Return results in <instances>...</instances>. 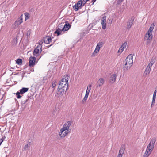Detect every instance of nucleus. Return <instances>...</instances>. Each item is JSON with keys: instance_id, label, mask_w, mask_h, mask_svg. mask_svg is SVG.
Instances as JSON below:
<instances>
[{"instance_id": "1", "label": "nucleus", "mask_w": 157, "mask_h": 157, "mask_svg": "<svg viewBox=\"0 0 157 157\" xmlns=\"http://www.w3.org/2000/svg\"><path fill=\"white\" fill-rule=\"evenodd\" d=\"M71 124V122L68 121L67 123L64 124L63 127L61 129L60 132H59V135L61 136V137H64L68 133H70L71 130L69 128Z\"/></svg>"}, {"instance_id": "2", "label": "nucleus", "mask_w": 157, "mask_h": 157, "mask_svg": "<svg viewBox=\"0 0 157 157\" xmlns=\"http://www.w3.org/2000/svg\"><path fill=\"white\" fill-rule=\"evenodd\" d=\"M153 29L152 28H150L148 30L147 32L145 35L144 39L147 40V44H149L151 41L152 39V32Z\"/></svg>"}, {"instance_id": "3", "label": "nucleus", "mask_w": 157, "mask_h": 157, "mask_svg": "<svg viewBox=\"0 0 157 157\" xmlns=\"http://www.w3.org/2000/svg\"><path fill=\"white\" fill-rule=\"evenodd\" d=\"M156 141L155 138H152L147 146L146 150L151 153L154 148L155 143Z\"/></svg>"}, {"instance_id": "4", "label": "nucleus", "mask_w": 157, "mask_h": 157, "mask_svg": "<svg viewBox=\"0 0 157 157\" xmlns=\"http://www.w3.org/2000/svg\"><path fill=\"white\" fill-rule=\"evenodd\" d=\"M23 22V14H21V16L17 19L16 21H15L14 24L12 25L13 28L14 29L17 28L19 25Z\"/></svg>"}, {"instance_id": "5", "label": "nucleus", "mask_w": 157, "mask_h": 157, "mask_svg": "<svg viewBox=\"0 0 157 157\" xmlns=\"http://www.w3.org/2000/svg\"><path fill=\"white\" fill-rule=\"evenodd\" d=\"M42 47L41 44H39V45L34 49L33 52V55L34 56L37 57L40 54L42 51Z\"/></svg>"}, {"instance_id": "6", "label": "nucleus", "mask_w": 157, "mask_h": 157, "mask_svg": "<svg viewBox=\"0 0 157 157\" xmlns=\"http://www.w3.org/2000/svg\"><path fill=\"white\" fill-rule=\"evenodd\" d=\"M132 59V54L129 55L125 60L126 65L128 64V65L132 66L133 63Z\"/></svg>"}, {"instance_id": "7", "label": "nucleus", "mask_w": 157, "mask_h": 157, "mask_svg": "<svg viewBox=\"0 0 157 157\" xmlns=\"http://www.w3.org/2000/svg\"><path fill=\"white\" fill-rule=\"evenodd\" d=\"M62 87L61 85L59 86L57 89V91L58 92L57 94L60 96L62 95L63 94L65 90L66 91V89Z\"/></svg>"}, {"instance_id": "8", "label": "nucleus", "mask_w": 157, "mask_h": 157, "mask_svg": "<svg viewBox=\"0 0 157 157\" xmlns=\"http://www.w3.org/2000/svg\"><path fill=\"white\" fill-rule=\"evenodd\" d=\"M65 23V24L62 29V30L64 32L68 30L71 26V25L69 23L68 21H66Z\"/></svg>"}, {"instance_id": "9", "label": "nucleus", "mask_w": 157, "mask_h": 157, "mask_svg": "<svg viewBox=\"0 0 157 157\" xmlns=\"http://www.w3.org/2000/svg\"><path fill=\"white\" fill-rule=\"evenodd\" d=\"M61 86L63 88L66 89V91L68 89V84L67 82L63 81V82L61 81L59 82V86Z\"/></svg>"}, {"instance_id": "10", "label": "nucleus", "mask_w": 157, "mask_h": 157, "mask_svg": "<svg viewBox=\"0 0 157 157\" xmlns=\"http://www.w3.org/2000/svg\"><path fill=\"white\" fill-rule=\"evenodd\" d=\"M36 58L34 57H30L29 58V66H33L35 65Z\"/></svg>"}, {"instance_id": "11", "label": "nucleus", "mask_w": 157, "mask_h": 157, "mask_svg": "<svg viewBox=\"0 0 157 157\" xmlns=\"http://www.w3.org/2000/svg\"><path fill=\"white\" fill-rule=\"evenodd\" d=\"M105 82V80L103 78H100L97 82L96 87H98L102 86L104 83Z\"/></svg>"}, {"instance_id": "12", "label": "nucleus", "mask_w": 157, "mask_h": 157, "mask_svg": "<svg viewBox=\"0 0 157 157\" xmlns=\"http://www.w3.org/2000/svg\"><path fill=\"white\" fill-rule=\"evenodd\" d=\"M116 75L115 74H114L111 75L109 78V82L111 83H114L116 81Z\"/></svg>"}, {"instance_id": "13", "label": "nucleus", "mask_w": 157, "mask_h": 157, "mask_svg": "<svg viewBox=\"0 0 157 157\" xmlns=\"http://www.w3.org/2000/svg\"><path fill=\"white\" fill-rule=\"evenodd\" d=\"M52 39L51 37L48 36L45 37L44 38V41L45 43L48 44L51 41Z\"/></svg>"}, {"instance_id": "14", "label": "nucleus", "mask_w": 157, "mask_h": 157, "mask_svg": "<svg viewBox=\"0 0 157 157\" xmlns=\"http://www.w3.org/2000/svg\"><path fill=\"white\" fill-rule=\"evenodd\" d=\"M69 77L70 75H65L61 78V80L62 81H65L68 83Z\"/></svg>"}, {"instance_id": "15", "label": "nucleus", "mask_w": 157, "mask_h": 157, "mask_svg": "<svg viewBox=\"0 0 157 157\" xmlns=\"http://www.w3.org/2000/svg\"><path fill=\"white\" fill-rule=\"evenodd\" d=\"M134 19L133 18H131V19L129 20L127 22V28L129 29L131 27L133 23Z\"/></svg>"}, {"instance_id": "16", "label": "nucleus", "mask_w": 157, "mask_h": 157, "mask_svg": "<svg viewBox=\"0 0 157 157\" xmlns=\"http://www.w3.org/2000/svg\"><path fill=\"white\" fill-rule=\"evenodd\" d=\"M89 92H89V91H88L86 90V94L85 96V97L82 101V103L84 104L86 102V100H87V98L88 97V95L89 94Z\"/></svg>"}, {"instance_id": "17", "label": "nucleus", "mask_w": 157, "mask_h": 157, "mask_svg": "<svg viewBox=\"0 0 157 157\" xmlns=\"http://www.w3.org/2000/svg\"><path fill=\"white\" fill-rule=\"evenodd\" d=\"M125 145L124 144L122 145L119 151V153L123 155L125 149Z\"/></svg>"}, {"instance_id": "18", "label": "nucleus", "mask_w": 157, "mask_h": 157, "mask_svg": "<svg viewBox=\"0 0 157 157\" xmlns=\"http://www.w3.org/2000/svg\"><path fill=\"white\" fill-rule=\"evenodd\" d=\"M29 99L28 98L25 100L22 101L21 102V105L22 108L23 110H24L26 107V105L25 104L28 101Z\"/></svg>"}, {"instance_id": "19", "label": "nucleus", "mask_w": 157, "mask_h": 157, "mask_svg": "<svg viewBox=\"0 0 157 157\" xmlns=\"http://www.w3.org/2000/svg\"><path fill=\"white\" fill-rule=\"evenodd\" d=\"M29 90L28 88L23 87L20 90V94H22L28 91Z\"/></svg>"}, {"instance_id": "20", "label": "nucleus", "mask_w": 157, "mask_h": 157, "mask_svg": "<svg viewBox=\"0 0 157 157\" xmlns=\"http://www.w3.org/2000/svg\"><path fill=\"white\" fill-rule=\"evenodd\" d=\"M63 31L62 30V29H60V28H58L54 32V34H57V36H59L60 35L61 33Z\"/></svg>"}, {"instance_id": "21", "label": "nucleus", "mask_w": 157, "mask_h": 157, "mask_svg": "<svg viewBox=\"0 0 157 157\" xmlns=\"http://www.w3.org/2000/svg\"><path fill=\"white\" fill-rule=\"evenodd\" d=\"M132 66L128 64L126 65V63L124 65V71H126L128 69H129Z\"/></svg>"}, {"instance_id": "22", "label": "nucleus", "mask_w": 157, "mask_h": 157, "mask_svg": "<svg viewBox=\"0 0 157 157\" xmlns=\"http://www.w3.org/2000/svg\"><path fill=\"white\" fill-rule=\"evenodd\" d=\"M151 69L150 68L147 67L144 72V74L146 75L149 74L151 71Z\"/></svg>"}, {"instance_id": "23", "label": "nucleus", "mask_w": 157, "mask_h": 157, "mask_svg": "<svg viewBox=\"0 0 157 157\" xmlns=\"http://www.w3.org/2000/svg\"><path fill=\"white\" fill-rule=\"evenodd\" d=\"M76 4L79 7L80 9H81L82 8V0H80Z\"/></svg>"}, {"instance_id": "24", "label": "nucleus", "mask_w": 157, "mask_h": 157, "mask_svg": "<svg viewBox=\"0 0 157 157\" xmlns=\"http://www.w3.org/2000/svg\"><path fill=\"white\" fill-rule=\"evenodd\" d=\"M151 153L150 152H149L146 150L143 157H148Z\"/></svg>"}, {"instance_id": "25", "label": "nucleus", "mask_w": 157, "mask_h": 157, "mask_svg": "<svg viewBox=\"0 0 157 157\" xmlns=\"http://www.w3.org/2000/svg\"><path fill=\"white\" fill-rule=\"evenodd\" d=\"M73 8L75 11H77L80 9L79 7L76 4L73 6Z\"/></svg>"}, {"instance_id": "26", "label": "nucleus", "mask_w": 157, "mask_h": 157, "mask_svg": "<svg viewBox=\"0 0 157 157\" xmlns=\"http://www.w3.org/2000/svg\"><path fill=\"white\" fill-rule=\"evenodd\" d=\"M25 15V21L29 19L30 17L29 14L28 13H24Z\"/></svg>"}, {"instance_id": "27", "label": "nucleus", "mask_w": 157, "mask_h": 157, "mask_svg": "<svg viewBox=\"0 0 157 157\" xmlns=\"http://www.w3.org/2000/svg\"><path fill=\"white\" fill-rule=\"evenodd\" d=\"M16 63L18 65H21L22 63V60L21 59H18L16 60Z\"/></svg>"}, {"instance_id": "28", "label": "nucleus", "mask_w": 157, "mask_h": 157, "mask_svg": "<svg viewBox=\"0 0 157 157\" xmlns=\"http://www.w3.org/2000/svg\"><path fill=\"white\" fill-rule=\"evenodd\" d=\"M106 16H104L103 17L101 21V23H106Z\"/></svg>"}, {"instance_id": "29", "label": "nucleus", "mask_w": 157, "mask_h": 157, "mask_svg": "<svg viewBox=\"0 0 157 157\" xmlns=\"http://www.w3.org/2000/svg\"><path fill=\"white\" fill-rule=\"evenodd\" d=\"M17 42V37L14 38L13 40L12 44H16Z\"/></svg>"}, {"instance_id": "30", "label": "nucleus", "mask_w": 157, "mask_h": 157, "mask_svg": "<svg viewBox=\"0 0 157 157\" xmlns=\"http://www.w3.org/2000/svg\"><path fill=\"white\" fill-rule=\"evenodd\" d=\"M104 44V43L103 42L101 41L99 42L97 44V46H98V47L101 48L103 46Z\"/></svg>"}, {"instance_id": "31", "label": "nucleus", "mask_w": 157, "mask_h": 157, "mask_svg": "<svg viewBox=\"0 0 157 157\" xmlns=\"http://www.w3.org/2000/svg\"><path fill=\"white\" fill-rule=\"evenodd\" d=\"M31 33V30H29L27 32L26 35L27 37L30 36Z\"/></svg>"}, {"instance_id": "32", "label": "nucleus", "mask_w": 157, "mask_h": 157, "mask_svg": "<svg viewBox=\"0 0 157 157\" xmlns=\"http://www.w3.org/2000/svg\"><path fill=\"white\" fill-rule=\"evenodd\" d=\"M102 26V28L103 29H105L106 28V23H101Z\"/></svg>"}, {"instance_id": "33", "label": "nucleus", "mask_w": 157, "mask_h": 157, "mask_svg": "<svg viewBox=\"0 0 157 157\" xmlns=\"http://www.w3.org/2000/svg\"><path fill=\"white\" fill-rule=\"evenodd\" d=\"M98 52H99V51H98L96 50L95 49V50L94 51V52L92 53V54L91 55V56L92 57L94 56H95V53H98Z\"/></svg>"}, {"instance_id": "34", "label": "nucleus", "mask_w": 157, "mask_h": 157, "mask_svg": "<svg viewBox=\"0 0 157 157\" xmlns=\"http://www.w3.org/2000/svg\"><path fill=\"white\" fill-rule=\"evenodd\" d=\"M127 44V42H124L121 45V47L123 48H126V45Z\"/></svg>"}, {"instance_id": "35", "label": "nucleus", "mask_w": 157, "mask_h": 157, "mask_svg": "<svg viewBox=\"0 0 157 157\" xmlns=\"http://www.w3.org/2000/svg\"><path fill=\"white\" fill-rule=\"evenodd\" d=\"M91 87V85H89V86L87 87L86 90L87 91H88L89 92H90Z\"/></svg>"}, {"instance_id": "36", "label": "nucleus", "mask_w": 157, "mask_h": 157, "mask_svg": "<svg viewBox=\"0 0 157 157\" xmlns=\"http://www.w3.org/2000/svg\"><path fill=\"white\" fill-rule=\"evenodd\" d=\"M56 81L53 82L52 85V88H54L56 86Z\"/></svg>"}, {"instance_id": "37", "label": "nucleus", "mask_w": 157, "mask_h": 157, "mask_svg": "<svg viewBox=\"0 0 157 157\" xmlns=\"http://www.w3.org/2000/svg\"><path fill=\"white\" fill-rule=\"evenodd\" d=\"M155 58H152V59H151L150 63L153 64L154 63H155Z\"/></svg>"}, {"instance_id": "38", "label": "nucleus", "mask_w": 157, "mask_h": 157, "mask_svg": "<svg viewBox=\"0 0 157 157\" xmlns=\"http://www.w3.org/2000/svg\"><path fill=\"white\" fill-rule=\"evenodd\" d=\"M63 23H61L60 24H59L58 25V28H60V29H62V28L63 27Z\"/></svg>"}, {"instance_id": "39", "label": "nucleus", "mask_w": 157, "mask_h": 157, "mask_svg": "<svg viewBox=\"0 0 157 157\" xmlns=\"http://www.w3.org/2000/svg\"><path fill=\"white\" fill-rule=\"evenodd\" d=\"M124 48H123L122 47H121L119 48V50L118 51V52H119L120 51H121V53L122 52V51L124 50Z\"/></svg>"}, {"instance_id": "40", "label": "nucleus", "mask_w": 157, "mask_h": 157, "mask_svg": "<svg viewBox=\"0 0 157 157\" xmlns=\"http://www.w3.org/2000/svg\"><path fill=\"white\" fill-rule=\"evenodd\" d=\"M124 0H117V4H120Z\"/></svg>"}, {"instance_id": "41", "label": "nucleus", "mask_w": 157, "mask_h": 157, "mask_svg": "<svg viewBox=\"0 0 157 157\" xmlns=\"http://www.w3.org/2000/svg\"><path fill=\"white\" fill-rule=\"evenodd\" d=\"M153 65V64L150 63L147 67L150 68L151 69Z\"/></svg>"}, {"instance_id": "42", "label": "nucleus", "mask_w": 157, "mask_h": 157, "mask_svg": "<svg viewBox=\"0 0 157 157\" xmlns=\"http://www.w3.org/2000/svg\"><path fill=\"white\" fill-rule=\"evenodd\" d=\"M82 1L83 2L82 6H83L86 4V3L87 1L86 0H83Z\"/></svg>"}, {"instance_id": "43", "label": "nucleus", "mask_w": 157, "mask_h": 157, "mask_svg": "<svg viewBox=\"0 0 157 157\" xmlns=\"http://www.w3.org/2000/svg\"><path fill=\"white\" fill-rule=\"evenodd\" d=\"M4 139V138L2 137V139H0V146L1 145L2 142H3Z\"/></svg>"}, {"instance_id": "44", "label": "nucleus", "mask_w": 157, "mask_h": 157, "mask_svg": "<svg viewBox=\"0 0 157 157\" xmlns=\"http://www.w3.org/2000/svg\"><path fill=\"white\" fill-rule=\"evenodd\" d=\"M29 147L28 145V144H26L24 147V149L25 150H26L27 149V148Z\"/></svg>"}, {"instance_id": "45", "label": "nucleus", "mask_w": 157, "mask_h": 157, "mask_svg": "<svg viewBox=\"0 0 157 157\" xmlns=\"http://www.w3.org/2000/svg\"><path fill=\"white\" fill-rule=\"evenodd\" d=\"M100 49V48H99V47H98V46H96L95 49L97 50L98 51H99Z\"/></svg>"}, {"instance_id": "46", "label": "nucleus", "mask_w": 157, "mask_h": 157, "mask_svg": "<svg viewBox=\"0 0 157 157\" xmlns=\"http://www.w3.org/2000/svg\"><path fill=\"white\" fill-rule=\"evenodd\" d=\"M156 92H157L156 90H155L154 92L153 96H154V97L156 96Z\"/></svg>"}, {"instance_id": "47", "label": "nucleus", "mask_w": 157, "mask_h": 157, "mask_svg": "<svg viewBox=\"0 0 157 157\" xmlns=\"http://www.w3.org/2000/svg\"><path fill=\"white\" fill-rule=\"evenodd\" d=\"M113 21V19H110L109 20V23L111 24H112V21Z\"/></svg>"}, {"instance_id": "48", "label": "nucleus", "mask_w": 157, "mask_h": 157, "mask_svg": "<svg viewBox=\"0 0 157 157\" xmlns=\"http://www.w3.org/2000/svg\"><path fill=\"white\" fill-rule=\"evenodd\" d=\"M123 155V154H121L119 153V154L118 155V156H117V157H122Z\"/></svg>"}, {"instance_id": "49", "label": "nucleus", "mask_w": 157, "mask_h": 157, "mask_svg": "<svg viewBox=\"0 0 157 157\" xmlns=\"http://www.w3.org/2000/svg\"><path fill=\"white\" fill-rule=\"evenodd\" d=\"M155 25H154V23H152L151 25V26H150V28H153V29H154V26Z\"/></svg>"}, {"instance_id": "50", "label": "nucleus", "mask_w": 157, "mask_h": 157, "mask_svg": "<svg viewBox=\"0 0 157 157\" xmlns=\"http://www.w3.org/2000/svg\"><path fill=\"white\" fill-rule=\"evenodd\" d=\"M155 25H154V23H152L151 25V26H150V28H153V29H154V26Z\"/></svg>"}, {"instance_id": "51", "label": "nucleus", "mask_w": 157, "mask_h": 157, "mask_svg": "<svg viewBox=\"0 0 157 157\" xmlns=\"http://www.w3.org/2000/svg\"><path fill=\"white\" fill-rule=\"evenodd\" d=\"M20 91L19 90V92L18 91L17 92V93H16V95H20Z\"/></svg>"}, {"instance_id": "52", "label": "nucleus", "mask_w": 157, "mask_h": 157, "mask_svg": "<svg viewBox=\"0 0 157 157\" xmlns=\"http://www.w3.org/2000/svg\"><path fill=\"white\" fill-rule=\"evenodd\" d=\"M97 0H92L91 1V2H92V5H93L94 3Z\"/></svg>"}, {"instance_id": "53", "label": "nucleus", "mask_w": 157, "mask_h": 157, "mask_svg": "<svg viewBox=\"0 0 157 157\" xmlns=\"http://www.w3.org/2000/svg\"><path fill=\"white\" fill-rule=\"evenodd\" d=\"M21 96L20 95H17V98L18 99L21 98Z\"/></svg>"}, {"instance_id": "54", "label": "nucleus", "mask_w": 157, "mask_h": 157, "mask_svg": "<svg viewBox=\"0 0 157 157\" xmlns=\"http://www.w3.org/2000/svg\"><path fill=\"white\" fill-rule=\"evenodd\" d=\"M156 99V97L153 96L152 100L155 101Z\"/></svg>"}, {"instance_id": "55", "label": "nucleus", "mask_w": 157, "mask_h": 157, "mask_svg": "<svg viewBox=\"0 0 157 157\" xmlns=\"http://www.w3.org/2000/svg\"><path fill=\"white\" fill-rule=\"evenodd\" d=\"M154 105V103H151V108Z\"/></svg>"}, {"instance_id": "56", "label": "nucleus", "mask_w": 157, "mask_h": 157, "mask_svg": "<svg viewBox=\"0 0 157 157\" xmlns=\"http://www.w3.org/2000/svg\"><path fill=\"white\" fill-rule=\"evenodd\" d=\"M52 44H51V45H48V46H47V47H48V48H49V47H50V46H52Z\"/></svg>"}, {"instance_id": "57", "label": "nucleus", "mask_w": 157, "mask_h": 157, "mask_svg": "<svg viewBox=\"0 0 157 157\" xmlns=\"http://www.w3.org/2000/svg\"><path fill=\"white\" fill-rule=\"evenodd\" d=\"M155 101L152 100V101L151 103L155 104Z\"/></svg>"}, {"instance_id": "58", "label": "nucleus", "mask_w": 157, "mask_h": 157, "mask_svg": "<svg viewBox=\"0 0 157 157\" xmlns=\"http://www.w3.org/2000/svg\"><path fill=\"white\" fill-rule=\"evenodd\" d=\"M155 89H156V90L157 91V87H156Z\"/></svg>"}, {"instance_id": "59", "label": "nucleus", "mask_w": 157, "mask_h": 157, "mask_svg": "<svg viewBox=\"0 0 157 157\" xmlns=\"http://www.w3.org/2000/svg\"><path fill=\"white\" fill-rule=\"evenodd\" d=\"M123 6V7H124V5H123V6Z\"/></svg>"}]
</instances>
